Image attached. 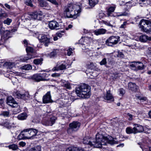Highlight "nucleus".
<instances>
[{"label": "nucleus", "instance_id": "1", "mask_svg": "<svg viewBox=\"0 0 151 151\" xmlns=\"http://www.w3.org/2000/svg\"><path fill=\"white\" fill-rule=\"evenodd\" d=\"M83 142V144L97 148H100L102 145H106L107 143L111 145L116 143V142L113 139L111 136H108V137H106L100 133L96 135L95 139L88 137H84Z\"/></svg>", "mask_w": 151, "mask_h": 151}, {"label": "nucleus", "instance_id": "2", "mask_svg": "<svg viewBox=\"0 0 151 151\" xmlns=\"http://www.w3.org/2000/svg\"><path fill=\"white\" fill-rule=\"evenodd\" d=\"M81 6L75 4H69L65 6L64 14L68 18H76L81 12Z\"/></svg>", "mask_w": 151, "mask_h": 151}, {"label": "nucleus", "instance_id": "3", "mask_svg": "<svg viewBox=\"0 0 151 151\" xmlns=\"http://www.w3.org/2000/svg\"><path fill=\"white\" fill-rule=\"evenodd\" d=\"M90 89L88 86L83 84L76 88V92L77 95L83 99H87L91 95Z\"/></svg>", "mask_w": 151, "mask_h": 151}, {"label": "nucleus", "instance_id": "4", "mask_svg": "<svg viewBox=\"0 0 151 151\" xmlns=\"http://www.w3.org/2000/svg\"><path fill=\"white\" fill-rule=\"evenodd\" d=\"M81 124L78 122L73 121L69 124V128L67 130V132L69 134L73 132L77 131L79 129Z\"/></svg>", "mask_w": 151, "mask_h": 151}, {"label": "nucleus", "instance_id": "5", "mask_svg": "<svg viewBox=\"0 0 151 151\" xmlns=\"http://www.w3.org/2000/svg\"><path fill=\"white\" fill-rule=\"evenodd\" d=\"M119 38L117 36H111L106 40V44L108 46H112L117 43L119 41Z\"/></svg>", "mask_w": 151, "mask_h": 151}, {"label": "nucleus", "instance_id": "6", "mask_svg": "<svg viewBox=\"0 0 151 151\" xmlns=\"http://www.w3.org/2000/svg\"><path fill=\"white\" fill-rule=\"evenodd\" d=\"M26 50L27 52V56L25 57L24 58L21 59V60L22 61L25 62L27 60L34 58L35 56L32 53L33 52V48L30 47H26Z\"/></svg>", "mask_w": 151, "mask_h": 151}, {"label": "nucleus", "instance_id": "7", "mask_svg": "<svg viewBox=\"0 0 151 151\" xmlns=\"http://www.w3.org/2000/svg\"><path fill=\"white\" fill-rule=\"evenodd\" d=\"M119 1L120 5H123L126 3V5L128 9L136 5L137 4L135 2L136 0H119Z\"/></svg>", "mask_w": 151, "mask_h": 151}, {"label": "nucleus", "instance_id": "8", "mask_svg": "<svg viewBox=\"0 0 151 151\" xmlns=\"http://www.w3.org/2000/svg\"><path fill=\"white\" fill-rule=\"evenodd\" d=\"M39 36L37 38L40 42L43 43L45 46H47L50 43V39L47 37L46 35L42 34L39 35L37 33Z\"/></svg>", "mask_w": 151, "mask_h": 151}, {"label": "nucleus", "instance_id": "9", "mask_svg": "<svg viewBox=\"0 0 151 151\" xmlns=\"http://www.w3.org/2000/svg\"><path fill=\"white\" fill-rule=\"evenodd\" d=\"M15 96L19 99H21L25 100H29L31 99V97L29 93L25 92L22 94L19 91L16 92L14 94Z\"/></svg>", "mask_w": 151, "mask_h": 151}, {"label": "nucleus", "instance_id": "10", "mask_svg": "<svg viewBox=\"0 0 151 151\" xmlns=\"http://www.w3.org/2000/svg\"><path fill=\"white\" fill-rule=\"evenodd\" d=\"M42 102L44 104H47L52 102L50 91H48L42 98Z\"/></svg>", "mask_w": 151, "mask_h": 151}, {"label": "nucleus", "instance_id": "11", "mask_svg": "<svg viewBox=\"0 0 151 151\" xmlns=\"http://www.w3.org/2000/svg\"><path fill=\"white\" fill-rule=\"evenodd\" d=\"M49 27L52 30H57L60 28V27L58 22L55 21H52L49 23Z\"/></svg>", "mask_w": 151, "mask_h": 151}, {"label": "nucleus", "instance_id": "12", "mask_svg": "<svg viewBox=\"0 0 151 151\" xmlns=\"http://www.w3.org/2000/svg\"><path fill=\"white\" fill-rule=\"evenodd\" d=\"M7 104L12 107H16L18 106L17 103L12 96H9L7 98Z\"/></svg>", "mask_w": 151, "mask_h": 151}, {"label": "nucleus", "instance_id": "13", "mask_svg": "<svg viewBox=\"0 0 151 151\" xmlns=\"http://www.w3.org/2000/svg\"><path fill=\"white\" fill-rule=\"evenodd\" d=\"M12 32H13L12 30H6L4 32V34L1 36V40L2 42V43L1 44L2 46V45L4 43V42H5L6 40L10 37V34Z\"/></svg>", "mask_w": 151, "mask_h": 151}, {"label": "nucleus", "instance_id": "14", "mask_svg": "<svg viewBox=\"0 0 151 151\" xmlns=\"http://www.w3.org/2000/svg\"><path fill=\"white\" fill-rule=\"evenodd\" d=\"M56 119V118L54 116L51 117V123H50L49 120L44 119L42 122V123L43 125L45 126H52L55 123Z\"/></svg>", "mask_w": 151, "mask_h": 151}, {"label": "nucleus", "instance_id": "15", "mask_svg": "<svg viewBox=\"0 0 151 151\" xmlns=\"http://www.w3.org/2000/svg\"><path fill=\"white\" fill-rule=\"evenodd\" d=\"M29 139H33L37 135L38 133V130L35 129L29 128Z\"/></svg>", "mask_w": 151, "mask_h": 151}, {"label": "nucleus", "instance_id": "16", "mask_svg": "<svg viewBox=\"0 0 151 151\" xmlns=\"http://www.w3.org/2000/svg\"><path fill=\"white\" fill-rule=\"evenodd\" d=\"M42 14V12L40 11H36L34 12L29 13V15L33 19H37L38 16H41Z\"/></svg>", "mask_w": 151, "mask_h": 151}, {"label": "nucleus", "instance_id": "17", "mask_svg": "<svg viewBox=\"0 0 151 151\" xmlns=\"http://www.w3.org/2000/svg\"><path fill=\"white\" fill-rule=\"evenodd\" d=\"M134 125V134L137 133L142 132L143 131L144 128L142 125L138 124H135Z\"/></svg>", "mask_w": 151, "mask_h": 151}, {"label": "nucleus", "instance_id": "18", "mask_svg": "<svg viewBox=\"0 0 151 151\" xmlns=\"http://www.w3.org/2000/svg\"><path fill=\"white\" fill-rule=\"evenodd\" d=\"M149 21L144 19L141 20L139 23V27L142 31H143Z\"/></svg>", "mask_w": 151, "mask_h": 151}, {"label": "nucleus", "instance_id": "19", "mask_svg": "<svg viewBox=\"0 0 151 151\" xmlns=\"http://www.w3.org/2000/svg\"><path fill=\"white\" fill-rule=\"evenodd\" d=\"M104 98L105 100L110 101H114V100L113 96L110 93L109 91H107L106 94L104 95Z\"/></svg>", "mask_w": 151, "mask_h": 151}, {"label": "nucleus", "instance_id": "20", "mask_svg": "<svg viewBox=\"0 0 151 151\" xmlns=\"http://www.w3.org/2000/svg\"><path fill=\"white\" fill-rule=\"evenodd\" d=\"M66 68V66L65 65L62 64L58 66L57 65V66L54 67L52 70V71H58L59 70H63Z\"/></svg>", "mask_w": 151, "mask_h": 151}, {"label": "nucleus", "instance_id": "21", "mask_svg": "<svg viewBox=\"0 0 151 151\" xmlns=\"http://www.w3.org/2000/svg\"><path fill=\"white\" fill-rule=\"evenodd\" d=\"M116 8V6L114 5L113 6H110L108 9L107 11V16L108 17H112L114 16L113 14V13L114 12L115 9Z\"/></svg>", "mask_w": 151, "mask_h": 151}, {"label": "nucleus", "instance_id": "22", "mask_svg": "<svg viewBox=\"0 0 151 151\" xmlns=\"http://www.w3.org/2000/svg\"><path fill=\"white\" fill-rule=\"evenodd\" d=\"M32 78L33 80L37 82H39L41 81H43L41 73L36 74L32 76Z\"/></svg>", "mask_w": 151, "mask_h": 151}, {"label": "nucleus", "instance_id": "23", "mask_svg": "<svg viewBox=\"0 0 151 151\" xmlns=\"http://www.w3.org/2000/svg\"><path fill=\"white\" fill-rule=\"evenodd\" d=\"M82 49L84 52H88L90 51L91 48V47H90L89 42L86 43V44H83L82 45Z\"/></svg>", "mask_w": 151, "mask_h": 151}, {"label": "nucleus", "instance_id": "24", "mask_svg": "<svg viewBox=\"0 0 151 151\" xmlns=\"http://www.w3.org/2000/svg\"><path fill=\"white\" fill-rule=\"evenodd\" d=\"M128 87L131 90L135 91L138 89V87L137 86L135 83H129L128 84Z\"/></svg>", "mask_w": 151, "mask_h": 151}, {"label": "nucleus", "instance_id": "25", "mask_svg": "<svg viewBox=\"0 0 151 151\" xmlns=\"http://www.w3.org/2000/svg\"><path fill=\"white\" fill-rule=\"evenodd\" d=\"M106 29L101 28L95 30L94 31V32L96 35H100L104 34L106 33Z\"/></svg>", "mask_w": 151, "mask_h": 151}, {"label": "nucleus", "instance_id": "26", "mask_svg": "<svg viewBox=\"0 0 151 151\" xmlns=\"http://www.w3.org/2000/svg\"><path fill=\"white\" fill-rule=\"evenodd\" d=\"M66 151H85L83 149L76 147H71L68 148Z\"/></svg>", "mask_w": 151, "mask_h": 151}, {"label": "nucleus", "instance_id": "27", "mask_svg": "<svg viewBox=\"0 0 151 151\" xmlns=\"http://www.w3.org/2000/svg\"><path fill=\"white\" fill-rule=\"evenodd\" d=\"M58 52V50L57 49L55 50L50 53H47L46 54V55L47 57L52 58L57 55Z\"/></svg>", "mask_w": 151, "mask_h": 151}, {"label": "nucleus", "instance_id": "28", "mask_svg": "<svg viewBox=\"0 0 151 151\" xmlns=\"http://www.w3.org/2000/svg\"><path fill=\"white\" fill-rule=\"evenodd\" d=\"M15 65V63L13 62H7L5 63V65L6 66L7 69H11L14 67Z\"/></svg>", "mask_w": 151, "mask_h": 151}, {"label": "nucleus", "instance_id": "29", "mask_svg": "<svg viewBox=\"0 0 151 151\" xmlns=\"http://www.w3.org/2000/svg\"><path fill=\"white\" fill-rule=\"evenodd\" d=\"M143 31L147 33H149L151 32V22H150L149 21L147 23V26Z\"/></svg>", "mask_w": 151, "mask_h": 151}, {"label": "nucleus", "instance_id": "30", "mask_svg": "<svg viewBox=\"0 0 151 151\" xmlns=\"http://www.w3.org/2000/svg\"><path fill=\"white\" fill-rule=\"evenodd\" d=\"M27 117V114L25 112L20 114L17 116V118L18 119L20 120H23L25 119Z\"/></svg>", "mask_w": 151, "mask_h": 151}, {"label": "nucleus", "instance_id": "31", "mask_svg": "<svg viewBox=\"0 0 151 151\" xmlns=\"http://www.w3.org/2000/svg\"><path fill=\"white\" fill-rule=\"evenodd\" d=\"M113 54L114 55V56H116L121 58H123L124 56L123 54L121 52L118 51L114 52Z\"/></svg>", "mask_w": 151, "mask_h": 151}, {"label": "nucleus", "instance_id": "32", "mask_svg": "<svg viewBox=\"0 0 151 151\" xmlns=\"http://www.w3.org/2000/svg\"><path fill=\"white\" fill-rule=\"evenodd\" d=\"M147 145L148 146H146L144 149H142V146H140V147L142 149V151H151V140L149 141Z\"/></svg>", "mask_w": 151, "mask_h": 151}, {"label": "nucleus", "instance_id": "33", "mask_svg": "<svg viewBox=\"0 0 151 151\" xmlns=\"http://www.w3.org/2000/svg\"><path fill=\"white\" fill-rule=\"evenodd\" d=\"M148 37L146 35H143L140 36L139 40L142 42H145L148 40Z\"/></svg>", "mask_w": 151, "mask_h": 151}, {"label": "nucleus", "instance_id": "34", "mask_svg": "<svg viewBox=\"0 0 151 151\" xmlns=\"http://www.w3.org/2000/svg\"><path fill=\"white\" fill-rule=\"evenodd\" d=\"M43 59L42 58H37L33 60V63L35 65H41L42 63V62Z\"/></svg>", "mask_w": 151, "mask_h": 151}, {"label": "nucleus", "instance_id": "35", "mask_svg": "<svg viewBox=\"0 0 151 151\" xmlns=\"http://www.w3.org/2000/svg\"><path fill=\"white\" fill-rule=\"evenodd\" d=\"M27 139H29V128L25 129L22 131Z\"/></svg>", "mask_w": 151, "mask_h": 151}, {"label": "nucleus", "instance_id": "36", "mask_svg": "<svg viewBox=\"0 0 151 151\" xmlns=\"http://www.w3.org/2000/svg\"><path fill=\"white\" fill-rule=\"evenodd\" d=\"M17 139L18 140H24L27 139L22 131L21 132L20 134L17 136Z\"/></svg>", "mask_w": 151, "mask_h": 151}, {"label": "nucleus", "instance_id": "37", "mask_svg": "<svg viewBox=\"0 0 151 151\" xmlns=\"http://www.w3.org/2000/svg\"><path fill=\"white\" fill-rule=\"evenodd\" d=\"M98 0H89V5L92 6H94L98 3Z\"/></svg>", "mask_w": 151, "mask_h": 151}, {"label": "nucleus", "instance_id": "38", "mask_svg": "<svg viewBox=\"0 0 151 151\" xmlns=\"http://www.w3.org/2000/svg\"><path fill=\"white\" fill-rule=\"evenodd\" d=\"M29 151H41V147L40 146L37 145L31 148Z\"/></svg>", "mask_w": 151, "mask_h": 151}, {"label": "nucleus", "instance_id": "39", "mask_svg": "<svg viewBox=\"0 0 151 151\" xmlns=\"http://www.w3.org/2000/svg\"><path fill=\"white\" fill-rule=\"evenodd\" d=\"M24 3L27 5L31 7H34V6L32 4V0H24Z\"/></svg>", "mask_w": 151, "mask_h": 151}, {"label": "nucleus", "instance_id": "40", "mask_svg": "<svg viewBox=\"0 0 151 151\" xmlns=\"http://www.w3.org/2000/svg\"><path fill=\"white\" fill-rule=\"evenodd\" d=\"M0 116H3L5 117H8L9 116V112L8 111H2L0 114Z\"/></svg>", "mask_w": 151, "mask_h": 151}, {"label": "nucleus", "instance_id": "41", "mask_svg": "<svg viewBox=\"0 0 151 151\" xmlns=\"http://www.w3.org/2000/svg\"><path fill=\"white\" fill-rule=\"evenodd\" d=\"M134 127L133 129L131 128L130 127H127L126 129V132L128 134H130L132 133H134Z\"/></svg>", "mask_w": 151, "mask_h": 151}, {"label": "nucleus", "instance_id": "42", "mask_svg": "<svg viewBox=\"0 0 151 151\" xmlns=\"http://www.w3.org/2000/svg\"><path fill=\"white\" fill-rule=\"evenodd\" d=\"M9 78L12 81L14 85L18 81V79L15 77L11 76L10 75Z\"/></svg>", "mask_w": 151, "mask_h": 151}, {"label": "nucleus", "instance_id": "43", "mask_svg": "<svg viewBox=\"0 0 151 151\" xmlns=\"http://www.w3.org/2000/svg\"><path fill=\"white\" fill-rule=\"evenodd\" d=\"M41 76L43 81H47L45 78L48 77L50 75V74H47L46 73H41Z\"/></svg>", "mask_w": 151, "mask_h": 151}, {"label": "nucleus", "instance_id": "44", "mask_svg": "<svg viewBox=\"0 0 151 151\" xmlns=\"http://www.w3.org/2000/svg\"><path fill=\"white\" fill-rule=\"evenodd\" d=\"M39 5L41 7H45L47 6V4L45 1L40 0L39 1Z\"/></svg>", "mask_w": 151, "mask_h": 151}, {"label": "nucleus", "instance_id": "45", "mask_svg": "<svg viewBox=\"0 0 151 151\" xmlns=\"http://www.w3.org/2000/svg\"><path fill=\"white\" fill-rule=\"evenodd\" d=\"M8 147L10 149H12L14 150H16L18 148L17 146L15 144L9 145Z\"/></svg>", "mask_w": 151, "mask_h": 151}, {"label": "nucleus", "instance_id": "46", "mask_svg": "<svg viewBox=\"0 0 151 151\" xmlns=\"http://www.w3.org/2000/svg\"><path fill=\"white\" fill-rule=\"evenodd\" d=\"M22 68L26 70H29L32 68V67L30 65L27 64L23 66Z\"/></svg>", "mask_w": 151, "mask_h": 151}, {"label": "nucleus", "instance_id": "47", "mask_svg": "<svg viewBox=\"0 0 151 151\" xmlns=\"http://www.w3.org/2000/svg\"><path fill=\"white\" fill-rule=\"evenodd\" d=\"M12 22V19L9 18H7L4 21V23L7 25H9Z\"/></svg>", "mask_w": 151, "mask_h": 151}, {"label": "nucleus", "instance_id": "48", "mask_svg": "<svg viewBox=\"0 0 151 151\" xmlns=\"http://www.w3.org/2000/svg\"><path fill=\"white\" fill-rule=\"evenodd\" d=\"M119 95L120 96H123L125 93V91L123 88H120L119 89Z\"/></svg>", "mask_w": 151, "mask_h": 151}, {"label": "nucleus", "instance_id": "49", "mask_svg": "<svg viewBox=\"0 0 151 151\" xmlns=\"http://www.w3.org/2000/svg\"><path fill=\"white\" fill-rule=\"evenodd\" d=\"M144 132L146 134H149L151 132V129L147 127H145L144 128Z\"/></svg>", "mask_w": 151, "mask_h": 151}, {"label": "nucleus", "instance_id": "50", "mask_svg": "<svg viewBox=\"0 0 151 151\" xmlns=\"http://www.w3.org/2000/svg\"><path fill=\"white\" fill-rule=\"evenodd\" d=\"M129 11L126 10L124 12H121V14L120 15V16H129Z\"/></svg>", "mask_w": 151, "mask_h": 151}, {"label": "nucleus", "instance_id": "51", "mask_svg": "<svg viewBox=\"0 0 151 151\" xmlns=\"http://www.w3.org/2000/svg\"><path fill=\"white\" fill-rule=\"evenodd\" d=\"M107 63L106 59V58H104L100 63L101 65H106Z\"/></svg>", "mask_w": 151, "mask_h": 151}, {"label": "nucleus", "instance_id": "52", "mask_svg": "<svg viewBox=\"0 0 151 151\" xmlns=\"http://www.w3.org/2000/svg\"><path fill=\"white\" fill-rule=\"evenodd\" d=\"M74 50V49H73L71 48H69L67 50V55L68 56H70L72 53V51Z\"/></svg>", "mask_w": 151, "mask_h": 151}, {"label": "nucleus", "instance_id": "53", "mask_svg": "<svg viewBox=\"0 0 151 151\" xmlns=\"http://www.w3.org/2000/svg\"><path fill=\"white\" fill-rule=\"evenodd\" d=\"M63 86L65 87L66 88L68 89H70L71 88V86L70 84L66 82L65 83V84H63Z\"/></svg>", "mask_w": 151, "mask_h": 151}, {"label": "nucleus", "instance_id": "54", "mask_svg": "<svg viewBox=\"0 0 151 151\" xmlns=\"http://www.w3.org/2000/svg\"><path fill=\"white\" fill-rule=\"evenodd\" d=\"M139 65H138L137 69L142 70L144 68V65L143 64L140 62H139Z\"/></svg>", "mask_w": 151, "mask_h": 151}, {"label": "nucleus", "instance_id": "55", "mask_svg": "<svg viewBox=\"0 0 151 151\" xmlns=\"http://www.w3.org/2000/svg\"><path fill=\"white\" fill-rule=\"evenodd\" d=\"M6 17V13H5L3 11V12H2L1 13V14H0V17H1V18L5 17Z\"/></svg>", "mask_w": 151, "mask_h": 151}, {"label": "nucleus", "instance_id": "56", "mask_svg": "<svg viewBox=\"0 0 151 151\" xmlns=\"http://www.w3.org/2000/svg\"><path fill=\"white\" fill-rule=\"evenodd\" d=\"M60 74L57 73H53L52 74L51 76L53 77H56L60 76Z\"/></svg>", "mask_w": 151, "mask_h": 151}, {"label": "nucleus", "instance_id": "57", "mask_svg": "<svg viewBox=\"0 0 151 151\" xmlns=\"http://www.w3.org/2000/svg\"><path fill=\"white\" fill-rule=\"evenodd\" d=\"M127 24V22H124L123 24H122L120 28H125L126 25Z\"/></svg>", "mask_w": 151, "mask_h": 151}, {"label": "nucleus", "instance_id": "58", "mask_svg": "<svg viewBox=\"0 0 151 151\" xmlns=\"http://www.w3.org/2000/svg\"><path fill=\"white\" fill-rule=\"evenodd\" d=\"M26 145V143L25 142L21 141L19 143V145L22 147H24Z\"/></svg>", "mask_w": 151, "mask_h": 151}, {"label": "nucleus", "instance_id": "59", "mask_svg": "<svg viewBox=\"0 0 151 151\" xmlns=\"http://www.w3.org/2000/svg\"><path fill=\"white\" fill-rule=\"evenodd\" d=\"M127 116H128V119L130 120L131 121L133 119V116L132 115L130 114L129 113H128L127 114Z\"/></svg>", "mask_w": 151, "mask_h": 151}, {"label": "nucleus", "instance_id": "60", "mask_svg": "<svg viewBox=\"0 0 151 151\" xmlns=\"http://www.w3.org/2000/svg\"><path fill=\"white\" fill-rule=\"evenodd\" d=\"M135 62H133V63L130 65V66L131 68L134 70L135 69Z\"/></svg>", "mask_w": 151, "mask_h": 151}, {"label": "nucleus", "instance_id": "61", "mask_svg": "<svg viewBox=\"0 0 151 151\" xmlns=\"http://www.w3.org/2000/svg\"><path fill=\"white\" fill-rule=\"evenodd\" d=\"M24 45L26 47H29V45L27 42V41L26 40H24Z\"/></svg>", "mask_w": 151, "mask_h": 151}, {"label": "nucleus", "instance_id": "62", "mask_svg": "<svg viewBox=\"0 0 151 151\" xmlns=\"http://www.w3.org/2000/svg\"><path fill=\"white\" fill-rule=\"evenodd\" d=\"M103 23L106 25L111 27H113V25L111 24L109 22H107L104 21Z\"/></svg>", "mask_w": 151, "mask_h": 151}, {"label": "nucleus", "instance_id": "63", "mask_svg": "<svg viewBox=\"0 0 151 151\" xmlns=\"http://www.w3.org/2000/svg\"><path fill=\"white\" fill-rule=\"evenodd\" d=\"M138 98L141 100L146 101L147 100V98L146 97L138 96Z\"/></svg>", "mask_w": 151, "mask_h": 151}, {"label": "nucleus", "instance_id": "64", "mask_svg": "<svg viewBox=\"0 0 151 151\" xmlns=\"http://www.w3.org/2000/svg\"><path fill=\"white\" fill-rule=\"evenodd\" d=\"M63 34H62L60 32H58L56 34V35L60 38L63 35Z\"/></svg>", "mask_w": 151, "mask_h": 151}]
</instances>
